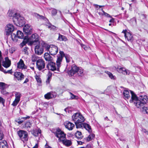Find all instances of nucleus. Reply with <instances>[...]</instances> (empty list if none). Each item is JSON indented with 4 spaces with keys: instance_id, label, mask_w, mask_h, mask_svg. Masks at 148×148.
I'll use <instances>...</instances> for the list:
<instances>
[{
    "instance_id": "nucleus-31",
    "label": "nucleus",
    "mask_w": 148,
    "mask_h": 148,
    "mask_svg": "<svg viewBox=\"0 0 148 148\" xmlns=\"http://www.w3.org/2000/svg\"><path fill=\"white\" fill-rule=\"evenodd\" d=\"M76 137L78 140H80L82 138L83 136L81 132L77 131L75 135Z\"/></svg>"
},
{
    "instance_id": "nucleus-14",
    "label": "nucleus",
    "mask_w": 148,
    "mask_h": 148,
    "mask_svg": "<svg viewBox=\"0 0 148 148\" xmlns=\"http://www.w3.org/2000/svg\"><path fill=\"white\" fill-rule=\"evenodd\" d=\"M24 32L27 35H29L32 33V28L31 26L29 24H26L23 28Z\"/></svg>"
},
{
    "instance_id": "nucleus-50",
    "label": "nucleus",
    "mask_w": 148,
    "mask_h": 148,
    "mask_svg": "<svg viewBox=\"0 0 148 148\" xmlns=\"http://www.w3.org/2000/svg\"><path fill=\"white\" fill-rule=\"evenodd\" d=\"M101 10H102L103 12V15L107 17H109L110 18L112 17L109 14L105 12L103 10H102V9H101Z\"/></svg>"
},
{
    "instance_id": "nucleus-6",
    "label": "nucleus",
    "mask_w": 148,
    "mask_h": 148,
    "mask_svg": "<svg viewBox=\"0 0 148 148\" xmlns=\"http://www.w3.org/2000/svg\"><path fill=\"white\" fill-rule=\"evenodd\" d=\"M17 134L20 139L23 141H26L28 140V133L26 131L20 130L17 132Z\"/></svg>"
},
{
    "instance_id": "nucleus-40",
    "label": "nucleus",
    "mask_w": 148,
    "mask_h": 148,
    "mask_svg": "<svg viewBox=\"0 0 148 148\" xmlns=\"http://www.w3.org/2000/svg\"><path fill=\"white\" fill-rule=\"evenodd\" d=\"M95 136V135L93 134H90L87 138V141H89L91 140L92 139L94 138Z\"/></svg>"
},
{
    "instance_id": "nucleus-52",
    "label": "nucleus",
    "mask_w": 148,
    "mask_h": 148,
    "mask_svg": "<svg viewBox=\"0 0 148 148\" xmlns=\"http://www.w3.org/2000/svg\"><path fill=\"white\" fill-rule=\"evenodd\" d=\"M9 52L11 53H12L15 51V49L14 48L12 47L9 49Z\"/></svg>"
},
{
    "instance_id": "nucleus-53",
    "label": "nucleus",
    "mask_w": 148,
    "mask_h": 148,
    "mask_svg": "<svg viewBox=\"0 0 148 148\" xmlns=\"http://www.w3.org/2000/svg\"><path fill=\"white\" fill-rule=\"evenodd\" d=\"M18 102H17V101H16V100H15L13 101L12 105L14 106H16Z\"/></svg>"
},
{
    "instance_id": "nucleus-62",
    "label": "nucleus",
    "mask_w": 148,
    "mask_h": 148,
    "mask_svg": "<svg viewBox=\"0 0 148 148\" xmlns=\"http://www.w3.org/2000/svg\"><path fill=\"white\" fill-rule=\"evenodd\" d=\"M127 30H123L122 31V33H123L124 34L125 36V34H127Z\"/></svg>"
},
{
    "instance_id": "nucleus-3",
    "label": "nucleus",
    "mask_w": 148,
    "mask_h": 148,
    "mask_svg": "<svg viewBox=\"0 0 148 148\" xmlns=\"http://www.w3.org/2000/svg\"><path fill=\"white\" fill-rule=\"evenodd\" d=\"M43 42V44H42L43 46L45 47L46 50L49 51V53L51 55H54L57 53L58 49L57 46L52 45H49L45 42Z\"/></svg>"
},
{
    "instance_id": "nucleus-37",
    "label": "nucleus",
    "mask_w": 148,
    "mask_h": 148,
    "mask_svg": "<svg viewBox=\"0 0 148 148\" xmlns=\"http://www.w3.org/2000/svg\"><path fill=\"white\" fill-rule=\"evenodd\" d=\"M47 79L46 81V83L47 84H49L50 82V81L51 80V76H52V74L51 73H50L49 72L48 73L47 75Z\"/></svg>"
},
{
    "instance_id": "nucleus-13",
    "label": "nucleus",
    "mask_w": 148,
    "mask_h": 148,
    "mask_svg": "<svg viewBox=\"0 0 148 148\" xmlns=\"http://www.w3.org/2000/svg\"><path fill=\"white\" fill-rule=\"evenodd\" d=\"M14 30V27L13 25L10 24H7L5 27V32L7 35L12 34Z\"/></svg>"
},
{
    "instance_id": "nucleus-8",
    "label": "nucleus",
    "mask_w": 148,
    "mask_h": 148,
    "mask_svg": "<svg viewBox=\"0 0 148 148\" xmlns=\"http://www.w3.org/2000/svg\"><path fill=\"white\" fill-rule=\"evenodd\" d=\"M43 42H44V41H42L41 43V41H40L39 42V44L36 45L35 48V53L38 55H40L42 54L44 51V47L42 44H43Z\"/></svg>"
},
{
    "instance_id": "nucleus-61",
    "label": "nucleus",
    "mask_w": 148,
    "mask_h": 148,
    "mask_svg": "<svg viewBox=\"0 0 148 148\" xmlns=\"http://www.w3.org/2000/svg\"><path fill=\"white\" fill-rule=\"evenodd\" d=\"M77 143L79 145H82L83 143V142L81 141H77Z\"/></svg>"
},
{
    "instance_id": "nucleus-5",
    "label": "nucleus",
    "mask_w": 148,
    "mask_h": 148,
    "mask_svg": "<svg viewBox=\"0 0 148 148\" xmlns=\"http://www.w3.org/2000/svg\"><path fill=\"white\" fill-rule=\"evenodd\" d=\"M13 22L16 26L20 27L22 26L25 23L24 18L21 16L19 14L17 17H14Z\"/></svg>"
},
{
    "instance_id": "nucleus-43",
    "label": "nucleus",
    "mask_w": 148,
    "mask_h": 148,
    "mask_svg": "<svg viewBox=\"0 0 148 148\" xmlns=\"http://www.w3.org/2000/svg\"><path fill=\"white\" fill-rule=\"evenodd\" d=\"M141 109L142 111L144 113H148V107H146L145 106H144V107H142Z\"/></svg>"
},
{
    "instance_id": "nucleus-25",
    "label": "nucleus",
    "mask_w": 148,
    "mask_h": 148,
    "mask_svg": "<svg viewBox=\"0 0 148 148\" xmlns=\"http://www.w3.org/2000/svg\"><path fill=\"white\" fill-rule=\"evenodd\" d=\"M44 57L45 60L47 61L51 62L53 60L52 57L48 53H45Z\"/></svg>"
},
{
    "instance_id": "nucleus-16",
    "label": "nucleus",
    "mask_w": 148,
    "mask_h": 148,
    "mask_svg": "<svg viewBox=\"0 0 148 148\" xmlns=\"http://www.w3.org/2000/svg\"><path fill=\"white\" fill-rule=\"evenodd\" d=\"M65 127L69 130H72L75 127V125L72 123L66 121L64 123Z\"/></svg>"
},
{
    "instance_id": "nucleus-58",
    "label": "nucleus",
    "mask_w": 148,
    "mask_h": 148,
    "mask_svg": "<svg viewBox=\"0 0 148 148\" xmlns=\"http://www.w3.org/2000/svg\"><path fill=\"white\" fill-rule=\"evenodd\" d=\"M29 79L28 78H26L25 81L23 83V84H26L29 81Z\"/></svg>"
},
{
    "instance_id": "nucleus-54",
    "label": "nucleus",
    "mask_w": 148,
    "mask_h": 148,
    "mask_svg": "<svg viewBox=\"0 0 148 148\" xmlns=\"http://www.w3.org/2000/svg\"><path fill=\"white\" fill-rule=\"evenodd\" d=\"M36 16L38 18H39L40 19H44L45 18V17L42 16L40 15L39 14H37Z\"/></svg>"
},
{
    "instance_id": "nucleus-18",
    "label": "nucleus",
    "mask_w": 148,
    "mask_h": 148,
    "mask_svg": "<svg viewBox=\"0 0 148 148\" xmlns=\"http://www.w3.org/2000/svg\"><path fill=\"white\" fill-rule=\"evenodd\" d=\"M14 77L16 78L17 80L21 81L25 77L24 75L19 72H16L14 73Z\"/></svg>"
},
{
    "instance_id": "nucleus-41",
    "label": "nucleus",
    "mask_w": 148,
    "mask_h": 148,
    "mask_svg": "<svg viewBox=\"0 0 148 148\" xmlns=\"http://www.w3.org/2000/svg\"><path fill=\"white\" fill-rule=\"evenodd\" d=\"M69 93L71 95L70 99H78V97L77 96L74 95L71 92H69Z\"/></svg>"
},
{
    "instance_id": "nucleus-39",
    "label": "nucleus",
    "mask_w": 148,
    "mask_h": 148,
    "mask_svg": "<svg viewBox=\"0 0 148 148\" xmlns=\"http://www.w3.org/2000/svg\"><path fill=\"white\" fill-rule=\"evenodd\" d=\"M47 26L48 27L49 29H50L51 30H56L57 29L56 27L50 24H49L48 25H47Z\"/></svg>"
},
{
    "instance_id": "nucleus-23",
    "label": "nucleus",
    "mask_w": 148,
    "mask_h": 148,
    "mask_svg": "<svg viewBox=\"0 0 148 148\" xmlns=\"http://www.w3.org/2000/svg\"><path fill=\"white\" fill-rule=\"evenodd\" d=\"M62 140L61 142H62L63 144L67 147L70 146L72 144V142L71 140H67L65 138Z\"/></svg>"
},
{
    "instance_id": "nucleus-27",
    "label": "nucleus",
    "mask_w": 148,
    "mask_h": 148,
    "mask_svg": "<svg viewBox=\"0 0 148 148\" xmlns=\"http://www.w3.org/2000/svg\"><path fill=\"white\" fill-rule=\"evenodd\" d=\"M8 146L6 141L3 140L0 142V148H8Z\"/></svg>"
},
{
    "instance_id": "nucleus-57",
    "label": "nucleus",
    "mask_w": 148,
    "mask_h": 148,
    "mask_svg": "<svg viewBox=\"0 0 148 148\" xmlns=\"http://www.w3.org/2000/svg\"><path fill=\"white\" fill-rule=\"evenodd\" d=\"M0 71L3 72L4 73L5 70H4L3 68L1 66V64L0 65Z\"/></svg>"
},
{
    "instance_id": "nucleus-4",
    "label": "nucleus",
    "mask_w": 148,
    "mask_h": 148,
    "mask_svg": "<svg viewBox=\"0 0 148 148\" xmlns=\"http://www.w3.org/2000/svg\"><path fill=\"white\" fill-rule=\"evenodd\" d=\"M39 38L38 36L36 33L32 34L29 38L27 37L28 44L30 46L36 45L37 42H39Z\"/></svg>"
},
{
    "instance_id": "nucleus-24",
    "label": "nucleus",
    "mask_w": 148,
    "mask_h": 148,
    "mask_svg": "<svg viewBox=\"0 0 148 148\" xmlns=\"http://www.w3.org/2000/svg\"><path fill=\"white\" fill-rule=\"evenodd\" d=\"M84 127L89 133L92 132V130L91 127V126L88 124L86 123H83L82 124V127Z\"/></svg>"
},
{
    "instance_id": "nucleus-47",
    "label": "nucleus",
    "mask_w": 148,
    "mask_h": 148,
    "mask_svg": "<svg viewBox=\"0 0 148 148\" xmlns=\"http://www.w3.org/2000/svg\"><path fill=\"white\" fill-rule=\"evenodd\" d=\"M57 10L55 9H53L52 10L51 12V14L52 16H55L57 13Z\"/></svg>"
},
{
    "instance_id": "nucleus-56",
    "label": "nucleus",
    "mask_w": 148,
    "mask_h": 148,
    "mask_svg": "<svg viewBox=\"0 0 148 148\" xmlns=\"http://www.w3.org/2000/svg\"><path fill=\"white\" fill-rule=\"evenodd\" d=\"M3 135L2 132H0V140H2L3 137Z\"/></svg>"
},
{
    "instance_id": "nucleus-64",
    "label": "nucleus",
    "mask_w": 148,
    "mask_h": 148,
    "mask_svg": "<svg viewBox=\"0 0 148 148\" xmlns=\"http://www.w3.org/2000/svg\"><path fill=\"white\" fill-rule=\"evenodd\" d=\"M142 131L145 132V133H146V132L147 131L145 129H142Z\"/></svg>"
},
{
    "instance_id": "nucleus-20",
    "label": "nucleus",
    "mask_w": 148,
    "mask_h": 148,
    "mask_svg": "<svg viewBox=\"0 0 148 148\" xmlns=\"http://www.w3.org/2000/svg\"><path fill=\"white\" fill-rule=\"evenodd\" d=\"M5 61L3 62L2 65L4 67L8 68L10 66L11 61L8 57H5Z\"/></svg>"
},
{
    "instance_id": "nucleus-28",
    "label": "nucleus",
    "mask_w": 148,
    "mask_h": 148,
    "mask_svg": "<svg viewBox=\"0 0 148 148\" xmlns=\"http://www.w3.org/2000/svg\"><path fill=\"white\" fill-rule=\"evenodd\" d=\"M124 97L125 99H128L130 97L129 91L127 90H124L123 93Z\"/></svg>"
},
{
    "instance_id": "nucleus-48",
    "label": "nucleus",
    "mask_w": 148,
    "mask_h": 148,
    "mask_svg": "<svg viewBox=\"0 0 148 148\" xmlns=\"http://www.w3.org/2000/svg\"><path fill=\"white\" fill-rule=\"evenodd\" d=\"M35 78L36 81L38 82L41 83V79L37 75H36Z\"/></svg>"
},
{
    "instance_id": "nucleus-9",
    "label": "nucleus",
    "mask_w": 148,
    "mask_h": 148,
    "mask_svg": "<svg viewBox=\"0 0 148 148\" xmlns=\"http://www.w3.org/2000/svg\"><path fill=\"white\" fill-rule=\"evenodd\" d=\"M84 117L80 114L79 116L75 122L76 128H78L82 127V123L84 121Z\"/></svg>"
},
{
    "instance_id": "nucleus-32",
    "label": "nucleus",
    "mask_w": 148,
    "mask_h": 148,
    "mask_svg": "<svg viewBox=\"0 0 148 148\" xmlns=\"http://www.w3.org/2000/svg\"><path fill=\"white\" fill-rule=\"evenodd\" d=\"M58 39L60 41H66L67 40V38L65 36L60 34V33L59 34V36Z\"/></svg>"
},
{
    "instance_id": "nucleus-42",
    "label": "nucleus",
    "mask_w": 148,
    "mask_h": 148,
    "mask_svg": "<svg viewBox=\"0 0 148 148\" xmlns=\"http://www.w3.org/2000/svg\"><path fill=\"white\" fill-rule=\"evenodd\" d=\"M105 72L108 75L110 78L113 79H114V76L111 73L108 71H105Z\"/></svg>"
},
{
    "instance_id": "nucleus-22",
    "label": "nucleus",
    "mask_w": 148,
    "mask_h": 148,
    "mask_svg": "<svg viewBox=\"0 0 148 148\" xmlns=\"http://www.w3.org/2000/svg\"><path fill=\"white\" fill-rule=\"evenodd\" d=\"M41 133V130L40 129H34L32 130V134L35 136H39L40 135Z\"/></svg>"
},
{
    "instance_id": "nucleus-30",
    "label": "nucleus",
    "mask_w": 148,
    "mask_h": 148,
    "mask_svg": "<svg viewBox=\"0 0 148 148\" xmlns=\"http://www.w3.org/2000/svg\"><path fill=\"white\" fill-rule=\"evenodd\" d=\"M80 114V113H74L72 116V120L74 122H75L77 119L78 118Z\"/></svg>"
},
{
    "instance_id": "nucleus-55",
    "label": "nucleus",
    "mask_w": 148,
    "mask_h": 148,
    "mask_svg": "<svg viewBox=\"0 0 148 148\" xmlns=\"http://www.w3.org/2000/svg\"><path fill=\"white\" fill-rule=\"evenodd\" d=\"M12 69L8 70L7 71H6L5 70V71H4V73H10L11 74L12 73Z\"/></svg>"
},
{
    "instance_id": "nucleus-11",
    "label": "nucleus",
    "mask_w": 148,
    "mask_h": 148,
    "mask_svg": "<svg viewBox=\"0 0 148 148\" xmlns=\"http://www.w3.org/2000/svg\"><path fill=\"white\" fill-rule=\"evenodd\" d=\"M36 65L37 68L39 70L42 71L45 68V62L42 59H39L36 61Z\"/></svg>"
},
{
    "instance_id": "nucleus-60",
    "label": "nucleus",
    "mask_w": 148,
    "mask_h": 148,
    "mask_svg": "<svg viewBox=\"0 0 148 148\" xmlns=\"http://www.w3.org/2000/svg\"><path fill=\"white\" fill-rule=\"evenodd\" d=\"M3 59L2 57H0V65L1 64V62L3 63Z\"/></svg>"
},
{
    "instance_id": "nucleus-10",
    "label": "nucleus",
    "mask_w": 148,
    "mask_h": 148,
    "mask_svg": "<svg viewBox=\"0 0 148 148\" xmlns=\"http://www.w3.org/2000/svg\"><path fill=\"white\" fill-rule=\"evenodd\" d=\"M56 136L58 138L59 142H61L66 137V134L64 132L62 131L60 129L57 130L56 133Z\"/></svg>"
},
{
    "instance_id": "nucleus-33",
    "label": "nucleus",
    "mask_w": 148,
    "mask_h": 148,
    "mask_svg": "<svg viewBox=\"0 0 148 148\" xmlns=\"http://www.w3.org/2000/svg\"><path fill=\"white\" fill-rule=\"evenodd\" d=\"M77 74L79 76H83L84 74L83 70L82 68H79Z\"/></svg>"
},
{
    "instance_id": "nucleus-49",
    "label": "nucleus",
    "mask_w": 148,
    "mask_h": 148,
    "mask_svg": "<svg viewBox=\"0 0 148 148\" xmlns=\"http://www.w3.org/2000/svg\"><path fill=\"white\" fill-rule=\"evenodd\" d=\"M28 48L27 47H25L24 48V52L25 53V54L28 55Z\"/></svg>"
},
{
    "instance_id": "nucleus-44",
    "label": "nucleus",
    "mask_w": 148,
    "mask_h": 148,
    "mask_svg": "<svg viewBox=\"0 0 148 148\" xmlns=\"http://www.w3.org/2000/svg\"><path fill=\"white\" fill-rule=\"evenodd\" d=\"M6 84L3 82H0V89L3 90L5 88Z\"/></svg>"
},
{
    "instance_id": "nucleus-2",
    "label": "nucleus",
    "mask_w": 148,
    "mask_h": 148,
    "mask_svg": "<svg viewBox=\"0 0 148 148\" xmlns=\"http://www.w3.org/2000/svg\"><path fill=\"white\" fill-rule=\"evenodd\" d=\"M64 57H65L67 62H69L70 61L71 58L70 56L67 54H65L63 51H60L59 54L57 56V58L56 61L57 65L58 70L59 69V67L60 66L61 62H62L63 58Z\"/></svg>"
},
{
    "instance_id": "nucleus-26",
    "label": "nucleus",
    "mask_w": 148,
    "mask_h": 148,
    "mask_svg": "<svg viewBox=\"0 0 148 148\" xmlns=\"http://www.w3.org/2000/svg\"><path fill=\"white\" fill-rule=\"evenodd\" d=\"M8 16L10 17H12L13 21H14V17H17V15L19 14L17 13L14 12L13 11H9L8 12Z\"/></svg>"
},
{
    "instance_id": "nucleus-29",
    "label": "nucleus",
    "mask_w": 148,
    "mask_h": 148,
    "mask_svg": "<svg viewBox=\"0 0 148 148\" xmlns=\"http://www.w3.org/2000/svg\"><path fill=\"white\" fill-rule=\"evenodd\" d=\"M125 37L128 41H131L133 38V36L129 32H127V34H125Z\"/></svg>"
},
{
    "instance_id": "nucleus-59",
    "label": "nucleus",
    "mask_w": 148,
    "mask_h": 148,
    "mask_svg": "<svg viewBox=\"0 0 148 148\" xmlns=\"http://www.w3.org/2000/svg\"><path fill=\"white\" fill-rule=\"evenodd\" d=\"M43 105L44 106L47 108L48 106V104L47 102H45L43 103Z\"/></svg>"
},
{
    "instance_id": "nucleus-17",
    "label": "nucleus",
    "mask_w": 148,
    "mask_h": 148,
    "mask_svg": "<svg viewBox=\"0 0 148 148\" xmlns=\"http://www.w3.org/2000/svg\"><path fill=\"white\" fill-rule=\"evenodd\" d=\"M17 67L18 69H25L27 68V66L25 65L22 59H21L17 63Z\"/></svg>"
},
{
    "instance_id": "nucleus-35",
    "label": "nucleus",
    "mask_w": 148,
    "mask_h": 148,
    "mask_svg": "<svg viewBox=\"0 0 148 148\" xmlns=\"http://www.w3.org/2000/svg\"><path fill=\"white\" fill-rule=\"evenodd\" d=\"M15 100L17 102H19L21 97V94L20 92H17L15 94Z\"/></svg>"
},
{
    "instance_id": "nucleus-12",
    "label": "nucleus",
    "mask_w": 148,
    "mask_h": 148,
    "mask_svg": "<svg viewBox=\"0 0 148 148\" xmlns=\"http://www.w3.org/2000/svg\"><path fill=\"white\" fill-rule=\"evenodd\" d=\"M57 67L56 66V63L53 62L52 61L49 62L47 65V67L49 70H51L52 71H53L55 70H57L59 72V68L60 67H59V69L58 70V66L57 64L56 63Z\"/></svg>"
},
{
    "instance_id": "nucleus-45",
    "label": "nucleus",
    "mask_w": 148,
    "mask_h": 148,
    "mask_svg": "<svg viewBox=\"0 0 148 148\" xmlns=\"http://www.w3.org/2000/svg\"><path fill=\"white\" fill-rule=\"evenodd\" d=\"M25 127L27 128L30 127L31 126V124L30 122H27L25 124Z\"/></svg>"
},
{
    "instance_id": "nucleus-21",
    "label": "nucleus",
    "mask_w": 148,
    "mask_h": 148,
    "mask_svg": "<svg viewBox=\"0 0 148 148\" xmlns=\"http://www.w3.org/2000/svg\"><path fill=\"white\" fill-rule=\"evenodd\" d=\"M139 99L145 106L147 103H148V97L146 95L140 96Z\"/></svg>"
},
{
    "instance_id": "nucleus-46",
    "label": "nucleus",
    "mask_w": 148,
    "mask_h": 148,
    "mask_svg": "<svg viewBox=\"0 0 148 148\" xmlns=\"http://www.w3.org/2000/svg\"><path fill=\"white\" fill-rule=\"evenodd\" d=\"M5 102V100L2 97H0V103H2L3 106H4Z\"/></svg>"
},
{
    "instance_id": "nucleus-36",
    "label": "nucleus",
    "mask_w": 148,
    "mask_h": 148,
    "mask_svg": "<svg viewBox=\"0 0 148 148\" xmlns=\"http://www.w3.org/2000/svg\"><path fill=\"white\" fill-rule=\"evenodd\" d=\"M28 40L27 39V37L25 36L23 38V40L22 42L21 43V45L22 47L24 46L27 42L29 43L28 41Z\"/></svg>"
},
{
    "instance_id": "nucleus-1",
    "label": "nucleus",
    "mask_w": 148,
    "mask_h": 148,
    "mask_svg": "<svg viewBox=\"0 0 148 148\" xmlns=\"http://www.w3.org/2000/svg\"><path fill=\"white\" fill-rule=\"evenodd\" d=\"M130 91L131 97L129 101L130 102V103H134V104L138 108L141 109L142 107H144V106L145 105L140 99H138L136 95L133 91L130 90Z\"/></svg>"
},
{
    "instance_id": "nucleus-19",
    "label": "nucleus",
    "mask_w": 148,
    "mask_h": 148,
    "mask_svg": "<svg viewBox=\"0 0 148 148\" xmlns=\"http://www.w3.org/2000/svg\"><path fill=\"white\" fill-rule=\"evenodd\" d=\"M117 71L119 73H122L124 75L129 74L130 72L128 70H127L123 67H118L117 68Z\"/></svg>"
},
{
    "instance_id": "nucleus-7",
    "label": "nucleus",
    "mask_w": 148,
    "mask_h": 148,
    "mask_svg": "<svg viewBox=\"0 0 148 148\" xmlns=\"http://www.w3.org/2000/svg\"><path fill=\"white\" fill-rule=\"evenodd\" d=\"M11 37L12 40L14 42L17 41L18 38L23 39L24 38L23 32L19 30L17 31L16 35L14 33L12 34Z\"/></svg>"
},
{
    "instance_id": "nucleus-34",
    "label": "nucleus",
    "mask_w": 148,
    "mask_h": 148,
    "mask_svg": "<svg viewBox=\"0 0 148 148\" xmlns=\"http://www.w3.org/2000/svg\"><path fill=\"white\" fill-rule=\"evenodd\" d=\"M45 98L46 99H49L53 97V95L51 92H48L45 95Z\"/></svg>"
},
{
    "instance_id": "nucleus-51",
    "label": "nucleus",
    "mask_w": 148,
    "mask_h": 148,
    "mask_svg": "<svg viewBox=\"0 0 148 148\" xmlns=\"http://www.w3.org/2000/svg\"><path fill=\"white\" fill-rule=\"evenodd\" d=\"M81 46L85 50H86L88 49L89 48L87 47H86L85 45L83 44L81 45Z\"/></svg>"
},
{
    "instance_id": "nucleus-63",
    "label": "nucleus",
    "mask_w": 148,
    "mask_h": 148,
    "mask_svg": "<svg viewBox=\"0 0 148 148\" xmlns=\"http://www.w3.org/2000/svg\"><path fill=\"white\" fill-rule=\"evenodd\" d=\"M98 14L100 15H103V13L101 12H98Z\"/></svg>"
},
{
    "instance_id": "nucleus-38",
    "label": "nucleus",
    "mask_w": 148,
    "mask_h": 148,
    "mask_svg": "<svg viewBox=\"0 0 148 148\" xmlns=\"http://www.w3.org/2000/svg\"><path fill=\"white\" fill-rule=\"evenodd\" d=\"M30 118V116H27L26 117L22 118L20 120L18 121V122L19 124H21L22 123L24 120L27 119H29Z\"/></svg>"
},
{
    "instance_id": "nucleus-15",
    "label": "nucleus",
    "mask_w": 148,
    "mask_h": 148,
    "mask_svg": "<svg viewBox=\"0 0 148 148\" xmlns=\"http://www.w3.org/2000/svg\"><path fill=\"white\" fill-rule=\"evenodd\" d=\"M79 67L76 66H72L70 70L68 73L69 76H73L75 74L77 73Z\"/></svg>"
}]
</instances>
